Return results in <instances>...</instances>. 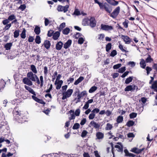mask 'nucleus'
Wrapping results in <instances>:
<instances>
[{"instance_id": "nucleus-41", "label": "nucleus", "mask_w": 157, "mask_h": 157, "mask_svg": "<svg viewBox=\"0 0 157 157\" xmlns=\"http://www.w3.org/2000/svg\"><path fill=\"white\" fill-rule=\"evenodd\" d=\"M137 115V113L133 112L130 114L129 117L131 119L133 118L136 117Z\"/></svg>"}, {"instance_id": "nucleus-22", "label": "nucleus", "mask_w": 157, "mask_h": 157, "mask_svg": "<svg viewBox=\"0 0 157 157\" xmlns=\"http://www.w3.org/2000/svg\"><path fill=\"white\" fill-rule=\"evenodd\" d=\"M44 45L46 49H48L50 47L51 44L49 41L46 40L44 42Z\"/></svg>"}, {"instance_id": "nucleus-52", "label": "nucleus", "mask_w": 157, "mask_h": 157, "mask_svg": "<svg viewBox=\"0 0 157 157\" xmlns=\"http://www.w3.org/2000/svg\"><path fill=\"white\" fill-rule=\"evenodd\" d=\"M99 111L100 110L98 108H95L92 110L91 112L94 114H95L98 113Z\"/></svg>"}, {"instance_id": "nucleus-54", "label": "nucleus", "mask_w": 157, "mask_h": 157, "mask_svg": "<svg viewBox=\"0 0 157 157\" xmlns=\"http://www.w3.org/2000/svg\"><path fill=\"white\" fill-rule=\"evenodd\" d=\"M11 23L7 24L5 27L4 29H5V30H7L9 29L10 28V27L11 26Z\"/></svg>"}, {"instance_id": "nucleus-46", "label": "nucleus", "mask_w": 157, "mask_h": 157, "mask_svg": "<svg viewBox=\"0 0 157 157\" xmlns=\"http://www.w3.org/2000/svg\"><path fill=\"white\" fill-rule=\"evenodd\" d=\"M146 70L147 71V74L148 75L150 74V72L152 71V69L151 67L147 66L146 67Z\"/></svg>"}, {"instance_id": "nucleus-40", "label": "nucleus", "mask_w": 157, "mask_h": 157, "mask_svg": "<svg viewBox=\"0 0 157 157\" xmlns=\"http://www.w3.org/2000/svg\"><path fill=\"white\" fill-rule=\"evenodd\" d=\"M14 37L17 38L19 35V31L18 30H16L14 32Z\"/></svg>"}, {"instance_id": "nucleus-20", "label": "nucleus", "mask_w": 157, "mask_h": 157, "mask_svg": "<svg viewBox=\"0 0 157 157\" xmlns=\"http://www.w3.org/2000/svg\"><path fill=\"white\" fill-rule=\"evenodd\" d=\"M146 61L143 59H141L140 63V64L141 67L144 69L146 66Z\"/></svg>"}, {"instance_id": "nucleus-14", "label": "nucleus", "mask_w": 157, "mask_h": 157, "mask_svg": "<svg viewBox=\"0 0 157 157\" xmlns=\"http://www.w3.org/2000/svg\"><path fill=\"white\" fill-rule=\"evenodd\" d=\"M63 83V81L62 80H59L58 82H57L56 81H55V84L56 85V89L57 90L59 89Z\"/></svg>"}, {"instance_id": "nucleus-56", "label": "nucleus", "mask_w": 157, "mask_h": 157, "mask_svg": "<svg viewBox=\"0 0 157 157\" xmlns=\"http://www.w3.org/2000/svg\"><path fill=\"white\" fill-rule=\"evenodd\" d=\"M121 64L119 63L113 66V68L114 69H117L120 68L121 66Z\"/></svg>"}, {"instance_id": "nucleus-29", "label": "nucleus", "mask_w": 157, "mask_h": 157, "mask_svg": "<svg viewBox=\"0 0 157 157\" xmlns=\"http://www.w3.org/2000/svg\"><path fill=\"white\" fill-rule=\"evenodd\" d=\"M31 70L32 71L33 73L35 74H36L37 72L36 67L33 65H32L30 66Z\"/></svg>"}, {"instance_id": "nucleus-36", "label": "nucleus", "mask_w": 157, "mask_h": 157, "mask_svg": "<svg viewBox=\"0 0 157 157\" xmlns=\"http://www.w3.org/2000/svg\"><path fill=\"white\" fill-rule=\"evenodd\" d=\"M112 45L110 43H108L106 45V51L107 52H108L111 48Z\"/></svg>"}, {"instance_id": "nucleus-26", "label": "nucleus", "mask_w": 157, "mask_h": 157, "mask_svg": "<svg viewBox=\"0 0 157 157\" xmlns=\"http://www.w3.org/2000/svg\"><path fill=\"white\" fill-rule=\"evenodd\" d=\"M115 147L117 148V150L119 152H122L123 151V146L121 145L119 146V145H116Z\"/></svg>"}, {"instance_id": "nucleus-53", "label": "nucleus", "mask_w": 157, "mask_h": 157, "mask_svg": "<svg viewBox=\"0 0 157 157\" xmlns=\"http://www.w3.org/2000/svg\"><path fill=\"white\" fill-rule=\"evenodd\" d=\"M117 54V51L115 50H113L111 52L110 56L112 57L114 56Z\"/></svg>"}, {"instance_id": "nucleus-44", "label": "nucleus", "mask_w": 157, "mask_h": 157, "mask_svg": "<svg viewBox=\"0 0 157 157\" xmlns=\"http://www.w3.org/2000/svg\"><path fill=\"white\" fill-rule=\"evenodd\" d=\"M80 125L78 123H75L73 126L72 128L73 129H77L79 127Z\"/></svg>"}, {"instance_id": "nucleus-51", "label": "nucleus", "mask_w": 157, "mask_h": 157, "mask_svg": "<svg viewBox=\"0 0 157 157\" xmlns=\"http://www.w3.org/2000/svg\"><path fill=\"white\" fill-rule=\"evenodd\" d=\"M74 14L78 16L80 15V13L78 9H76L74 13Z\"/></svg>"}, {"instance_id": "nucleus-2", "label": "nucleus", "mask_w": 157, "mask_h": 157, "mask_svg": "<svg viewBox=\"0 0 157 157\" xmlns=\"http://www.w3.org/2000/svg\"><path fill=\"white\" fill-rule=\"evenodd\" d=\"M100 7L101 9H104L107 13H109L112 11L111 7L106 3H102Z\"/></svg>"}, {"instance_id": "nucleus-64", "label": "nucleus", "mask_w": 157, "mask_h": 157, "mask_svg": "<svg viewBox=\"0 0 157 157\" xmlns=\"http://www.w3.org/2000/svg\"><path fill=\"white\" fill-rule=\"evenodd\" d=\"M89 105L88 104V103H87L86 102L85 104L83 107V109H88L89 107Z\"/></svg>"}, {"instance_id": "nucleus-9", "label": "nucleus", "mask_w": 157, "mask_h": 157, "mask_svg": "<svg viewBox=\"0 0 157 157\" xmlns=\"http://www.w3.org/2000/svg\"><path fill=\"white\" fill-rule=\"evenodd\" d=\"M101 29L103 30L108 31L113 29V27L110 25L101 24Z\"/></svg>"}, {"instance_id": "nucleus-32", "label": "nucleus", "mask_w": 157, "mask_h": 157, "mask_svg": "<svg viewBox=\"0 0 157 157\" xmlns=\"http://www.w3.org/2000/svg\"><path fill=\"white\" fill-rule=\"evenodd\" d=\"M12 46V43H7L5 45V48L6 50H8L10 49V48Z\"/></svg>"}, {"instance_id": "nucleus-48", "label": "nucleus", "mask_w": 157, "mask_h": 157, "mask_svg": "<svg viewBox=\"0 0 157 157\" xmlns=\"http://www.w3.org/2000/svg\"><path fill=\"white\" fill-rule=\"evenodd\" d=\"M15 18V16L13 15H11L10 16L8 19L10 21H11Z\"/></svg>"}, {"instance_id": "nucleus-55", "label": "nucleus", "mask_w": 157, "mask_h": 157, "mask_svg": "<svg viewBox=\"0 0 157 157\" xmlns=\"http://www.w3.org/2000/svg\"><path fill=\"white\" fill-rule=\"evenodd\" d=\"M98 39L99 40H102L104 37V35L103 34H100L98 35Z\"/></svg>"}, {"instance_id": "nucleus-7", "label": "nucleus", "mask_w": 157, "mask_h": 157, "mask_svg": "<svg viewBox=\"0 0 157 157\" xmlns=\"http://www.w3.org/2000/svg\"><path fill=\"white\" fill-rule=\"evenodd\" d=\"M120 11L119 6L117 7L113 12L110 15V16L113 18H115L117 17L119 14Z\"/></svg>"}, {"instance_id": "nucleus-24", "label": "nucleus", "mask_w": 157, "mask_h": 157, "mask_svg": "<svg viewBox=\"0 0 157 157\" xmlns=\"http://www.w3.org/2000/svg\"><path fill=\"white\" fill-rule=\"evenodd\" d=\"M34 31L36 35H39L40 32V29L39 27L36 26L34 29Z\"/></svg>"}, {"instance_id": "nucleus-1", "label": "nucleus", "mask_w": 157, "mask_h": 157, "mask_svg": "<svg viewBox=\"0 0 157 157\" xmlns=\"http://www.w3.org/2000/svg\"><path fill=\"white\" fill-rule=\"evenodd\" d=\"M20 74L19 73L15 74L14 75V78L15 81V88L17 90L16 91V96L18 98L20 97V91L19 90L20 88L19 80H20Z\"/></svg>"}, {"instance_id": "nucleus-28", "label": "nucleus", "mask_w": 157, "mask_h": 157, "mask_svg": "<svg viewBox=\"0 0 157 157\" xmlns=\"http://www.w3.org/2000/svg\"><path fill=\"white\" fill-rule=\"evenodd\" d=\"M133 78V76H130L127 78L125 81V83L128 84L132 82Z\"/></svg>"}, {"instance_id": "nucleus-10", "label": "nucleus", "mask_w": 157, "mask_h": 157, "mask_svg": "<svg viewBox=\"0 0 157 157\" xmlns=\"http://www.w3.org/2000/svg\"><path fill=\"white\" fill-rule=\"evenodd\" d=\"M23 82L25 84L29 86H31L33 85V83L32 81L28 77H25L23 79Z\"/></svg>"}, {"instance_id": "nucleus-38", "label": "nucleus", "mask_w": 157, "mask_h": 157, "mask_svg": "<svg viewBox=\"0 0 157 157\" xmlns=\"http://www.w3.org/2000/svg\"><path fill=\"white\" fill-rule=\"evenodd\" d=\"M134 124V122L133 121H128L126 124V125L128 127L132 126Z\"/></svg>"}, {"instance_id": "nucleus-13", "label": "nucleus", "mask_w": 157, "mask_h": 157, "mask_svg": "<svg viewBox=\"0 0 157 157\" xmlns=\"http://www.w3.org/2000/svg\"><path fill=\"white\" fill-rule=\"evenodd\" d=\"M122 38L125 44H129L131 42V40L127 36H122Z\"/></svg>"}, {"instance_id": "nucleus-12", "label": "nucleus", "mask_w": 157, "mask_h": 157, "mask_svg": "<svg viewBox=\"0 0 157 157\" xmlns=\"http://www.w3.org/2000/svg\"><path fill=\"white\" fill-rule=\"evenodd\" d=\"M89 126L90 127H93L95 128H99L100 125L99 124L96 123V122L93 121L90 122L89 125Z\"/></svg>"}, {"instance_id": "nucleus-58", "label": "nucleus", "mask_w": 157, "mask_h": 157, "mask_svg": "<svg viewBox=\"0 0 157 157\" xmlns=\"http://www.w3.org/2000/svg\"><path fill=\"white\" fill-rule=\"evenodd\" d=\"M44 74L45 76H46L48 73V68L46 66H45L44 67Z\"/></svg>"}, {"instance_id": "nucleus-49", "label": "nucleus", "mask_w": 157, "mask_h": 157, "mask_svg": "<svg viewBox=\"0 0 157 157\" xmlns=\"http://www.w3.org/2000/svg\"><path fill=\"white\" fill-rule=\"evenodd\" d=\"M84 41V39L82 37H80L79 38L78 42L79 44H82Z\"/></svg>"}, {"instance_id": "nucleus-59", "label": "nucleus", "mask_w": 157, "mask_h": 157, "mask_svg": "<svg viewBox=\"0 0 157 157\" xmlns=\"http://www.w3.org/2000/svg\"><path fill=\"white\" fill-rule=\"evenodd\" d=\"M119 47V48L122 51V52H128V51H126L125 49H124L123 48V46L121 44H120Z\"/></svg>"}, {"instance_id": "nucleus-31", "label": "nucleus", "mask_w": 157, "mask_h": 157, "mask_svg": "<svg viewBox=\"0 0 157 157\" xmlns=\"http://www.w3.org/2000/svg\"><path fill=\"white\" fill-rule=\"evenodd\" d=\"M26 31L25 29L24 28L21 33L20 34L22 38L25 39V38L26 37Z\"/></svg>"}, {"instance_id": "nucleus-17", "label": "nucleus", "mask_w": 157, "mask_h": 157, "mask_svg": "<svg viewBox=\"0 0 157 157\" xmlns=\"http://www.w3.org/2000/svg\"><path fill=\"white\" fill-rule=\"evenodd\" d=\"M97 139L98 140L102 139L104 137V134L103 133L100 132H98L96 134Z\"/></svg>"}, {"instance_id": "nucleus-21", "label": "nucleus", "mask_w": 157, "mask_h": 157, "mask_svg": "<svg viewBox=\"0 0 157 157\" xmlns=\"http://www.w3.org/2000/svg\"><path fill=\"white\" fill-rule=\"evenodd\" d=\"M90 19L88 18H85L83 20L82 24L84 26L88 25L89 23Z\"/></svg>"}, {"instance_id": "nucleus-27", "label": "nucleus", "mask_w": 157, "mask_h": 157, "mask_svg": "<svg viewBox=\"0 0 157 157\" xmlns=\"http://www.w3.org/2000/svg\"><path fill=\"white\" fill-rule=\"evenodd\" d=\"M69 113L71 116V117L69 118V120H71L72 119H75V116L74 113V111L71 110L69 111Z\"/></svg>"}, {"instance_id": "nucleus-37", "label": "nucleus", "mask_w": 157, "mask_h": 157, "mask_svg": "<svg viewBox=\"0 0 157 157\" xmlns=\"http://www.w3.org/2000/svg\"><path fill=\"white\" fill-rule=\"evenodd\" d=\"M97 87L95 86H92L89 90V92L90 93H92L95 91L97 89Z\"/></svg>"}, {"instance_id": "nucleus-25", "label": "nucleus", "mask_w": 157, "mask_h": 157, "mask_svg": "<svg viewBox=\"0 0 157 157\" xmlns=\"http://www.w3.org/2000/svg\"><path fill=\"white\" fill-rule=\"evenodd\" d=\"M84 79L83 77L80 76L74 82L75 85H77Z\"/></svg>"}, {"instance_id": "nucleus-16", "label": "nucleus", "mask_w": 157, "mask_h": 157, "mask_svg": "<svg viewBox=\"0 0 157 157\" xmlns=\"http://www.w3.org/2000/svg\"><path fill=\"white\" fill-rule=\"evenodd\" d=\"M73 92V90L72 89H68L66 92H63L68 97H70Z\"/></svg>"}, {"instance_id": "nucleus-19", "label": "nucleus", "mask_w": 157, "mask_h": 157, "mask_svg": "<svg viewBox=\"0 0 157 157\" xmlns=\"http://www.w3.org/2000/svg\"><path fill=\"white\" fill-rule=\"evenodd\" d=\"M72 43L71 40H69L67 42L64 44L63 47L65 49H67L71 45Z\"/></svg>"}, {"instance_id": "nucleus-47", "label": "nucleus", "mask_w": 157, "mask_h": 157, "mask_svg": "<svg viewBox=\"0 0 157 157\" xmlns=\"http://www.w3.org/2000/svg\"><path fill=\"white\" fill-rule=\"evenodd\" d=\"M95 114L92 113L89 116V118L90 120L93 119L95 117Z\"/></svg>"}, {"instance_id": "nucleus-33", "label": "nucleus", "mask_w": 157, "mask_h": 157, "mask_svg": "<svg viewBox=\"0 0 157 157\" xmlns=\"http://www.w3.org/2000/svg\"><path fill=\"white\" fill-rule=\"evenodd\" d=\"M113 126L111 124L108 123L106 124V127L105 128V130H111L113 128Z\"/></svg>"}, {"instance_id": "nucleus-6", "label": "nucleus", "mask_w": 157, "mask_h": 157, "mask_svg": "<svg viewBox=\"0 0 157 157\" xmlns=\"http://www.w3.org/2000/svg\"><path fill=\"white\" fill-rule=\"evenodd\" d=\"M69 6L68 5H66L64 6L61 5H58L57 6V10L59 12L63 11L64 13H66L68 10Z\"/></svg>"}, {"instance_id": "nucleus-60", "label": "nucleus", "mask_w": 157, "mask_h": 157, "mask_svg": "<svg viewBox=\"0 0 157 157\" xmlns=\"http://www.w3.org/2000/svg\"><path fill=\"white\" fill-rule=\"evenodd\" d=\"M2 23L3 25H6L8 24L9 23V21L8 19H6L3 20L2 21Z\"/></svg>"}, {"instance_id": "nucleus-30", "label": "nucleus", "mask_w": 157, "mask_h": 157, "mask_svg": "<svg viewBox=\"0 0 157 157\" xmlns=\"http://www.w3.org/2000/svg\"><path fill=\"white\" fill-rule=\"evenodd\" d=\"M151 88L154 89L155 91H157V80L155 81L152 84Z\"/></svg>"}, {"instance_id": "nucleus-23", "label": "nucleus", "mask_w": 157, "mask_h": 157, "mask_svg": "<svg viewBox=\"0 0 157 157\" xmlns=\"http://www.w3.org/2000/svg\"><path fill=\"white\" fill-rule=\"evenodd\" d=\"M60 35V33L58 31L56 32L53 35L52 38L54 40H57Z\"/></svg>"}, {"instance_id": "nucleus-8", "label": "nucleus", "mask_w": 157, "mask_h": 157, "mask_svg": "<svg viewBox=\"0 0 157 157\" xmlns=\"http://www.w3.org/2000/svg\"><path fill=\"white\" fill-rule=\"evenodd\" d=\"M96 21L94 17H91L90 19L89 25L91 28L94 27L96 25Z\"/></svg>"}, {"instance_id": "nucleus-11", "label": "nucleus", "mask_w": 157, "mask_h": 157, "mask_svg": "<svg viewBox=\"0 0 157 157\" xmlns=\"http://www.w3.org/2000/svg\"><path fill=\"white\" fill-rule=\"evenodd\" d=\"M144 149V148L141 149H139L137 147H134L131 149L130 151L136 154H139L141 153Z\"/></svg>"}, {"instance_id": "nucleus-50", "label": "nucleus", "mask_w": 157, "mask_h": 157, "mask_svg": "<svg viewBox=\"0 0 157 157\" xmlns=\"http://www.w3.org/2000/svg\"><path fill=\"white\" fill-rule=\"evenodd\" d=\"M125 67H122L119 69L118 72L120 73H123L125 71Z\"/></svg>"}, {"instance_id": "nucleus-18", "label": "nucleus", "mask_w": 157, "mask_h": 157, "mask_svg": "<svg viewBox=\"0 0 157 157\" xmlns=\"http://www.w3.org/2000/svg\"><path fill=\"white\" fill-rule=\"evenodd\" d=\"M25 89L28 90L30 93L33 94V95H36V94L35 92L30 87L27 86L26 85L25 86Z\"/></svg>"}, {"instance_id": "nucleus-62", "label": "nucleus", "mask_w": 157, "mask_h": 157, "mask_svg": "<svg viewBox=\"0 0 157 157\" xmlns=\"http://www.w3.org/2000/svg\"><path fill=\"white\" fill-rule=\"evenodd\" d=\"M80 94L81 95V96L82 97L84 96L85 95H86L87 94V92L86 91H83L82 92L80 93L79 94Z\"/></svg>"}, {"instance_id": "nucleus-43", "label": "nucleus", "mask_w": 157, "mask_h": 157, "mask_svg": "<svg viewBox=\"0 0 157 157\" xmlns=\"http://www.w3.org/2000/svg\"><path fill=\"white\" fill-rule=\"evenodd\" d=\"M129 21L128 20L125 19L124 22L123 23V25L125 28H127L128 26Z\"/></svg>"}, {"instance_id": "nucleus-39", "label": "nucleus", "mask_w": 157, "mask_h": 157, "mask_svg": "<svg viewBox=\"0 0 157 157\" xmlns=\"http://www.w3.org/2000/svg\"><path fill=\"white\" fill-rule=\"evenodd\" d=\"M35 42L36 43L39 44L41 42L40 37L39 36H36L35 40Z\"/></svg>"}, {"instance_id": "nucleus-61", "label": "nucleus", "mask_w": 157, "mask_h": 157, "mask_svg": "<svg viewBox=\"0 0 157 157\" xmlns=\"http://www.w3.org/2000/svg\"><path fill=\"white\" fill-rule=\"evenodd\" d=\"M80 113V110L79 109H78L76 110L75 112V115L76 116H79Z\"/></svg>"}, {"instance_id": "nucleus-45", "label": "nucleus", "mask_w": 157, "mask_h": 157, "mask_svg": "<svg viewBox=\"0 0 157 157\" xmlns=\"http://www.w3.org/2000/svg\"><path fill=\"white\" fill-rule=\"evenodd\" d=\"M82 98L81 95L79 94H78L77 96V98H75V100H77V101L76 102V103L79 102L80 101V99Z\"/></svg>"}, {"instance_id": "nucleus-35", "label": "nucleus", "mask_w": 157, "mask_h": 157, "mask_svg": "<svg viewBox=\"0 0 157 157\" xmlns=\"http://www.w3.org/2000/svg\"><path fill=\"white\" fill-rule=\"evenodd\" d=\"M123 120V117L119 116L117 117V123H121L122 122Z\"/></svg>"}, {"instance_id": "nucleus-63", "label": "nucleus", "mask_w": 157, "mask_h": 157, "mask_svg": "<svg viewBox=\"0 0 157 157\" xmlns=\"http://www.w3.org/2000/svg\"><path fill=\"white\" fill-rule=\"evenodd\" d=\"M44 19H45V21H44L45 25L46 26H47L49 23V20L47 18H45Z\"/></svg>"}, {"instance_id": "nucleus-34", "label": "nucleus", "mask_w": 157, "mask_h": 157, "mask_svg": "<svg viewBox=\"0 0 157 157\" xmlns=\"http://www.w3.org/2000/svg\"><path fill=\"white\" fill-rule=\"evenodd\" d=\"M70 31V29L69 28H66L63 30L62 33L64 34L67 35L69 33Z\"/></svg>"}, {"instance_id": "nucleus-5", "label": "nucleus", "mask_w": 157, "mask_h": 157, "mask_svg": "<svg viewBox=\"0 0 157 157\" xmlns=\"http://www.w3.org/2000/svg\"><path fill=\"white\" fill-rule=\"evenodd\" d=\"M135 90H136V91H137L138 87L136 86L133 84L127 86L124 89V90L125 91H133Z\"/></svg>"}, {"instance_id": "nucleus-4", "label": "nucleus", "mask_w": 157, "mask_h": 157, "mask_svg": "<svg viewBox=\"0 0 157 157\" xmlns=\"http://www.w3.org/2000/svg\"><path fill=\"white\" fill-rule=\"evenodd\" d=\"M27 76L28 78L33 82H36V79L38 77L36 74H33L31 71L28 72Z\"/></svg>"}, {"instance_id": "nucleus-3", "label": "nucleus", "mask_w": 157, "mask_h": 157, "mask_svg": "<svg viewBox=\"0 0 157 157\" xmlns=\"http://www.w3.org/2000/svg\"><path fill=\"white\" fill-rule=\"evenodd\" d=\"M17 107L16 106L15 108L14 109L13 111V113L14 116V120L16 121H17L18 122L20 120V115L19 114V112L18 111L17 109Z\"/></svg>"}, {"instance_id": "nucleus-57", "label": "nucleus", "mask_w": 157, "mask_h": 157, "mask_svg": "<svg viewBox=\"0 0 157 157\" xmlns=\"http://www.w3.org/2000/svg\"><path fill=\"white\" fill-rule=\"evenodd\" d=\"M86 118H83L81 121V122L80 123V124L81 125H84L85 123H86Z\"/></svg>"}, {"instance_id": "nucleus-15", "label": "nucleus", "mask_w": 157, "mask_h": 157, "mask_svg": "<svg viewBox=\"0 0 157 157\" xmlns=\"http://www.w3.org/2000/svg\"><path fill=\"white\" fill-rule=\"evenodd\" d=\"M63 44L61 41H59L56 44V48L57 50H60L63 47Z\"/></svg>"}, {"instance_id": "nucleus-42", "label": "nucleus", "mask_w": 157, "mask_h": 157, "mask_svg": "<svg viewBox=\"0 0 157 157\" xmlns=\"http://www.w3.org/2000/svg\"><path fill=\"white\" fill-rule=\"evenodd\" d=\"M153 60L151 58V56L148 55V57L146 59L145 61L146 63H151Z\"/></svg>"}]
</instances>
